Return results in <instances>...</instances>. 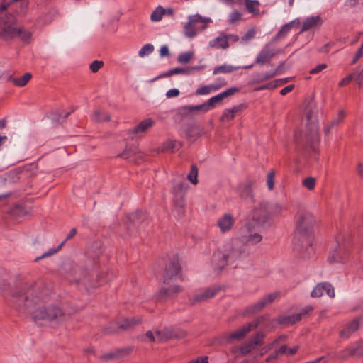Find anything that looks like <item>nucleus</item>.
Here are the masks:
<instances>
[{
	"label": "nucleus",
	"instance_id": "obj_16",
	"mask_svg": "<svg viewBox=\"0 0 363 363\" xmlns=\"http://www.w3.org/2000/svg\"><path fill=\"white\" fill-rule=\"evenodd\" d=\"M255 182V180H252L250 177H247L243 182L240 183L238 186L237 189L241 198H250L251 199H254L252 187Z\"/></svg>",
	"mask_w": 363,
	"mask_h": 363
},
{
	"label": "nucleus",
	"instance_id": "obj_31",
	"mask_svg": "<svg viewBox=\"0 0 363 363\" xmlns=\"http://www.w3.org/2000/svg\"><path fill=\"white\" fill-rule=\"evenodd\" d=\"M32 77L33 75L30 72H26L20 77L12 78L11 82L16 86L23 87L32 79Z\"/></svg>",
	"mask_w": 363,
	"mask_h": 363
},
{
	"label": "nucleus",
	"instance_id": "obj_46",
	"mask_svg": "<svg viewBox=\"0 0 363 363\" xmlns=\"http://www.w3.org/2000/svg\"><path fill=\"white\" fill-rule=\"evenodd\" d=\"M291 29L290 28V26L288 23H286L283 25L280 30L277 32V33L275 35L274 38L272 39V41H277L279 39L285 38L287 34L290 32Z\"/></svg>",
	"mask_w": 363,
	"mask_h": 363
},
{
	"label": "nucleus",
	"instance_id": "obj_23",
	"mask_svg": "<svg viewBox=\"0 0 363 363\" xmlns=\"http://www.w3.org/2000/svg\"><path fill=\"white\" fill-rule=\"evenodd\" d=\"M339 359H345L348 357H363V346L358 345L353 348L345 349L338 353Z\"/></svg>",
	"mask_w": 363,
	"mask_h": 363
},
{
	"label": "nucleus",
	"instance_id": "obj_64",
	"mask_svg": "<svg viewBox=\"0 0 363 363\" xmlns=\"http://www.w3.org/2000/svg\"><path fill=\"white\" fill-rule=\"evenodd\" d=\"M242 18V13L238 10H234L232 11L230 16V22L235 23Z\"/></svg>",
	"mask_w": 363,
	"mask_h": 363
},
{
	"label": "nucleus",
	"instance_id": "obj_13",
	"mask_svg": "<svg viewBox=\"0 0 363 363\" xmlns=\"http://www.w3.org/2000/svg\"><path fill=\"white\" fill-rule=\"evenodd\" d=\"M183 287L178 284H174L169 287L162 286L157 291L156 298L159 301L174 298L178 294L183 292Z\"/></svg>",
	"mask_w": 363,
	"mask_h": 363
},
{
	"label": "nucleus",
	"instance_id": "obj_55",
	"mask_svg": "<svg viewBox=\"0 0 363 363\" xmlns=\"http://www.w3.org/2000/svg\"><path fill=\"white\" fill-rule=\"evenodd\" d=\"M31 33L27 30H25L23 28H18L17 36H18L21 40L24 41H28L31 38Z\"/></svg>",
	"mask_w": 363,
	"mask_h": 363
},
{
	"label": "nucleus",
	"instance_id": "obj_2",
	"mask_svg": "<svg viewBox=\"0 0 363 363\" xmlns=\"http://www.w3.org/2000/svg\"><path fill=\"white\" fill-rule=\"evenodd\" d=\"M315 224V218L309 212L301 213L296 221V231L305 240L306 246L313 245Z\"/></svg>",
	"mask_w": 363,
	"mask_h": 363
},
{
	"label": "nucleus",
	"instance_id": "obj_60",
	"mask_svg": "<svg viewBox=\"0 0 363 363\" xmlns=\"http://www.w3.org/2000/svg\"><path fill=\"white\" fill-rule=\"evenodd\" d=\"M116 350L118 354V357H120L122 356L129 355L133 352V347L130 346L124 348H118L116 349Z\"/></svg>",
	"mask_w": 363,
	"mask_h": 363
},
{
	"label": "nucleus",
	"instance_id": "obj_3",
	"mask_svg": "<svg viewBox=\"0 0 363 363\" xmlns=\"http://www.w3.org/2000/svg\"><path fill=\"white\" fill-rule=\"evenodd\" d=\"M162 282L168 284L170 281L178 278L181 281H184L182 267L180 262L179 254H174L169 257L162 274Z\"/></svg>",
	"mask_w": 363,
	"mask_h": 363
},
{
	"label": "nucleus",
	"instance_id": "obj_12",
	"mask_svg": "<svg viewBox=\"0 0 363 363\" xmlns=\"http://www.w3.org/2000/svg\"><path fill=\"white\" fill-rule=\"evenodd\" d=\"M265 334L263 332H257L247 342H245L240 348V353L242 356L250 354L257 345L264 344V338Z\"/></svg>",
	"mask_w": 363,
	"mask_h": 363
},
{
	"label": "nucleus",
	"instance_id": "obj_25",
	"mask_svg": "<svg viewBox=\"0 0 363 363\" xmlns=\"http://www.w3.org/2000/svg\"><path fill=\"white\" fill-rule=\"evenodd\" d=\"M154 121L152 118L143 120L135 125L133 129L128 130L129 134H138L145 133L149 128L152 127Z\"/></svg>",
	"mask_w": 363,
	"mask_h": 363
},
{
	"label": "nucleus",
	"instance_id": "obj_7",
	"mask_svg": "<svg viewBox=\"0 0 363 363\" xmlns=\"http://www.w3.org/2000/svg\"><path fill=\"white\" fill-rule=\"evenodd\" d=\"M340 239L341 238H340V236H337L336 238L338 246L328 257V259L330 263H345L349 259L351 244L349 242H347V243H340Z\"/></svg>",
	"mask_w": 363,
	"mask_h": 363
},
{
	"label": "nucleus",
	"instance_id": "obj_26",
	"mask_svg": "<svg viewBox=\"0 0 363 363\" xmlns=\"http://www.w3.org/2000/svg\"><path fill=\"white\" fill-rule=\"evenodd\" d=\"M240 38L238 35L234 34H223L220 36H218L214 39V43L218 41H222V44L219 46L223 49H226L229 47L228 42L236 43L239 40Z\"/></svg>",
	"mask_w": 363,
	"mask_h": 363
},
{
	"label": "nucleus",
	"instance_id": "obj_20",
	"mask_svg": "<svg viewBox=\"0 0 363 363\" xmlns=\"http://www.w3.org/2000/svg\"><path fill=\"white\" fill-rule=\"evenodd\" d=\"M359 328V321L358 319H354L351 322L345 324L342 330L340 332V337L342 339H348L351 335L358 330Z\"/></svg>",
	"mask_w": 363,
	"mask_h": 363
},
{
	"label": "nucleus",
	"instance_id": "obj_51",
	"mask_svg": "<svg viewBox=\"0 0 363 363\" xmlns=\"http://www.w3.org/2000/svg\"><path fill=\"white\" fill-rule=\"evenodd\" d=\"M316 179L312 177H308L302 181V184L309 190H313L315 186Z\"/></svg>",
	"mask_w": 363,
	"mask_h": 363
},
{
	"label": "nucleus",
	"instance_id": "obj_48",
	"mask_svg": "<svg viewBox=\"0 0 363 363\" xmlns=\"http://www.w3.org/2000/svg\"><path fill=\"white\" fill-rule=\"evenodd\" d=\"M194 58V52H182L177 57L178 62L181 64H186L189 62Z\"/></svg>",
	"mask_w": 363,
	"mask_h": 363
},
{
	"label": "nucleus",
	"instance_id": "obj_40",
	"mask_svg": "<svg viewBox=\"0 0 363 363\" xmlns=\"http://www.w3.org/2000/svg\"><path fill=\"white\" fill-rule=\"evenodd\" d=\"M270 319V316L269 314H265L263 315H260L255 318L252 322L247 323V325L250 326V329L255 330L256 329L260 324L265 321H269Z\"/></svg>",
	"mask_w": 363,
	"mask_h": 363
},
{
	"label": "nucleus",
	"instance_id": "obj_59",
	"mask_svg": "<svg viewBox=\"0 0 363 363\" xmlns=\"http://www.w3.org/2000/svg\"><path fill=\"white\" fill-rule=\"evenodd\" d=\"M104 65L103 61L94 60L90 64L89 68L93 73H96L104 66Z\"/></svg>",
	"mask_w": 363,
	"mask_h": 363
},
{
	"label": "nucleus",
	"instance_id": "obj_27",
	"mask_svg": "<svg viewBox=\"0 0 363 363\" xmlns=\"http://www.w3.org/2000/svg\"><path fill=\"white\" fill-rule=\"evenodd\" d=\"M223 83L222 84H210L199 87L196 90V95H206L210 94L212 91L218 90L221 86H225L227 82L225 79H223Z\"/></svg>",
	"mask_w": 363,
	"mask_h": 363
},
{
	"label": "nucleus",
	"instance_id": "obj_18",
	"mask_svg": "<svg viewBox=\"0 0 363 363\" xmlns=\"http://www.w3.org/2000/svg\"><path fill=\"white\" fill-rule=\"evenodd\" d=\"M213 259L216 269L218 271L223 270L226 266L230 264L225 248L223 250H218L214 252Z\"/></svg>",
	"mask_w": 363,
	"mask_h": 363
},
{
	"label": "nucleus",
	"instance_id": "obj_56",
	"mask_svg": "<svg viewBox=\"0 0 363 363\" xmlns=\"http://www.w3.org/2000/svg\"><path fill=\"white\" fill-rule=\"evenodd\" d=\"M269 58H268L267 55L264 54L262 50L259 52L258 55L257 56L255 63L259 65H263L268 62Z\"/></svg>",
	"mask_w": 363,
	"mask_h": 363
},
{
	"label": "nucleus",
	"instance_id": "obj_49",
	"mask_svg": "<svg viewBox=\"0 0 363 363\" xmlns=\"http://www.w3.org/2000/svg\"><path fill=\"white\" fill-rule=\"evenodd\" d=\"M276 172L274 169H271L267 175V185L269 190H273L275 184Z\"/></svg>",
	"mask_w": 363,
	"mask_h": 363
},
{
	"label": "nucleus",
	"instance_id": "obj_41",
	"mask_svg": "<svg viewBox=\"0 0 363 363\" xmlns=\"http://www.w3.org/2000/svg\"><path fill=\"white\" fill-rule=\"evenodd\" d=\"M355 76H356L355 73H352V74L347 75V77L343 78L339 82L338 86H340V87L347 86L352 82V79H354V81L357 83L361 84L362 83V80L359 79L360 74H358V77H357V78L355 77Z\"/></svg>",
	"mask_w": 363,
	"mask_h": 363
},
{
	"label": "nucleus",
	"instance_id": "obj_52",
	"mask_svg": "<svg viewBox=\"0 0 363 363\" xmlns=\"http://www.w3.org/2000/svg\"><path fill=\"white\" fill-rule=\"evenodd\" d=\"M154 50V47L152 44L147 43L142 47L138 52L140 57H144L152 53Z\"/></svg>",
	"mask_w": 363,
	"mask_h": 363
},
{
	"label": "nucleus",
	"instance_id": "obj_45",
	"mask_svg": "<svg viewBox=\"0 0 363 363\" xmlns=\"http://www.w3.org/2000/svg\"><path fill=\"white\" fill-rule=\"evenodd\" d=\"M94 120L97 122H108L111 121V116L108 113H102L96 110L94 112Z\"/></svg>",
	"mask_w": 363,
	"mask_h": 363
},
{
	"label": "nucleus",
	"instance_id": "obj_38",
	"mask_svg": "<svg viewBox=\"0 0 363 363\" xmlns=\"http://www.w3.org/2000/svg\"><path fill=\"white\" fill-rule=\"evenodd\" d=\"M8 213L16 217H21L26 215L25 208L23 204H15L9 210Z\"/></svg>",
	"mask_w": 363,
	"mask_h": 363
},
{
	"label": "nucleus",
	"instance_id": "obj_37",
	"mask_svg": "<svg viewBox=\"0 0 363 363\" xmlns=\"http://www.w3.org/2000/svg\"><path fill=\"white\" fill-rule=\"evenodd\" d=\"M345 113L343 111H340L338 113L337 118L336 120L332 121L330 125L325 127V134L328 135L334 126L337 125L340 123L342 122L345 118Z\"/></svg>",
	"mask_w": 363,
	"mask_h": 363
},
{
	"label": "nucleus",
	"instance_id": "obj_33",
	"mask_svg": "<svg viewBox=\"0 0 363 363\" xmlns=\"http://www.w3.org/2000/svg\"><path fill=\"white\" fill-rule=\"evenodd\" d=\"M260 4L257 0H245V7L250 13L254 16L259 14Z\"/></svg>",
	"mask_w": 363,
	"mask_h": 363
},
{
	"label": "nucleus",
	"instance_id": "obj_28",
	"mask_svg": "<svg viewBox=\"0 0 363 363\" xmlns=\"http://www.w3.org/2000/svg\"><path fill=\"white\" fill-rule=\"evenodd\" d=\"M299 321H301L300 315H296V313L291 315L279 316L277 319L279 324L284 325H294Z\"/></svg>",
	"mask_w": 363,
	"mask_h": 363
},
{
	"label": "nucleus",
	"instance_id": "obj_24",
	"mask_svg": "<svg viewBox=\"0 0 363 363\" xmlns=\"http://www.w3.org/2000/svg\"><path fill=\"white\" fill-rule=\"evenodd\" d=\"M225 250L227 252L228 259L230 264H234L235 262L239 260L243 252L238 248H235L232 245H226L225 246Z\"/></svg>",
	"mask_w": 363,
	"mask_h": 363
},
{
	"label": "nucleus",
	"instance_id": "obj_15",
	"mask_svg": "<svg viewBox=\"0 0 363 363\" xmlns=\"http://www.w3.org/2000/svg\"><path fill=\"white\" fill-rule=\"evenodd\" d=\"M324 291L330 298H334L335 290L333 285L329 282L318 283L312 290L311 296L312 298H320L323 295Z\"/></svg>",
	"mask_w": 363,
	"mask_h": 363
},
{
	"label": "nucleus",
	"instance_id": "obj_44",
	"mask_svg": "<svg viewBox=\"0 0 363 363\" xmlns=\"http://www.w3.org/2000/svg\"><path fill=\"white\" fill-rule=\"evenodd\" d=\"M238 69V67H233L231 65H222L220 66L216 67L213 69V74H217L219 73H230V72L237 70Z\"/></svg>",
	"mask_w": 363,
	"mask_h": 363
},
{
	"label": "nucleus",
	"instance_id": "obj_14",
	"mask_svg": "<svg viewBox=\"0 0 363 363\" xmlns=\"http://www.w3.org/2000/svg\"><path fill=\"white\" fill-rule=\"evenodd\" d=\"M159 341H167L173 339H182L186 336V333L179 328H164L155 332Z\"/></svg>",
	"mask_w": 363,
	"mask_h": 363
},
{
	"label": "nucleus",
	"instance_id": "obj_42",
	"mask_svg": "<svg viewBox=\"0 0 363 363\" xmlns=\"http://www.w3.org/2000/svg\"><path fill=\"white\" fill-rule=\"evenodd\" d=\"M165 13V9L162 6H158L151 13L150 19L152 21L157 22L162 20Z\"/></svg>",
	"mask_w": 363,
	"mask_h": 363
},
{
	"label": "nucleus",
	"instance_id": "obj_53",
	"mask_svg": "<svg viewBox=\"0 0 363 363\" xmlns=\"http://www.w3.org/2000/svg\"><path fill=\"white\" fill-rule=\"evenodd\" d=\"M135 152L131 147L126 146L122 153L117 155L118 157H122L125 160L129 159Z\"/></svg>",
	"mask_w": 363,
	"mask_h": 363
},
{
	"label": "nucleus",
	"instance_id": "obj_11",
	"mask_svg": "<svg viewBox=\"0 0 363 363\" xmlns=\"http://www.w3.org/2000/svg\"><path fill=\"white\" fill-rule=\"evenodd\" d=\"M247 323L233 333H224L220 335V342L230 344L234 340H241L251 331Z\"/></svg>",
	"mask_w": 363,
	"mask_h": 363
},
{
	"label": "nucleus",
	"instance_id": "obj_9",
	"mask_svg": "<svg viewBox=\"0 0 363 363\" xmlns=\"http://www.w3.org/2000/svg\"><path fill=\"white\" fill-rule=\"evenodd\" d=\"M220 286H213L205 289L203 291L196 294L189 299V305L194 306L199 303L206 301L213 298L220 290Z\"/></svg>",
	"mask_w": 363,
	"mask_h": 363
},
{
	"label": "nucleus",
	"instance_id": "obj_4",
	"mask_svg": "<svg viewBox=\"0 0 363 363\" xmlns=\"http://www.w3.org/2000/svg\"><path fill=\"white\" fill-rule=\"evenodd\" d=\"M210 18H205L199 14L189 16V21L185 24L184 30L186 36L194 38L197 34V30H203L207 28L206 23L210 22Z\"/></svg>",
	"mask_w": 363,
	"mask_h": 363
},
{
	"label": "nucleus",
	"instance_id": "obj_50",
	"mask_svg": "<svg viewBox=\"0 0 363 363\" xmlns=\"http://www.w3.org/2000/svg\"><path fill=\"white\" fill-rule=\"evenodd\" d=\"M223 98L220 95V94L216 95L211 99H209L206 102V105L208 108V109L213 108L217 104H220L223 101Z\"/></svg>",
	"mask_w": 363,
	"mask_h": 363
},
{
	"label": "nucleus",
	"instance_id": "obj_36",
	"mask_svg": "<svg viewBox=\"0 0 363 363\" xmlns=\"http://www.w3.org/2000/svg\"><path fill=\"white\" fill-rule=\"evenodd\" d=\"M174 208L179 216H184L185 214V199L184 196H181L179 198L174 199Z\"/></svg>",
	"mask_w": 363,
	"mask_h": 363
},
{
	"label": "nucleus",
	"instance_id": "obj_58",
	"mask_svg": "<svg viewBox=\"0 0 363 363\" xmlns=\"http://www.w3.org/2000/svg\"><path fill=\"white\" fill-rule=\"evenodd\" d=\"M255 30L254 28L249 29L247 33L241 37V40L242 43H245L249 40H252L255 36Z\"/></svg>",
	"mask_w": 363,
	"mask_h": 363
},
{
	"label": "nucleus",
	"instance_id": "obj_30",
	"mask_svg": "<svg viewBox=\"0 0 363 363\" xmlns=\"http://www.w3.org/2000/svg\"><path fill=\"white\" fill-rule=\"evenodd\" d=\"M194 111H201L203 112H207L209 111L206 102L196 106H184L180 108V112L183 114H187L191 113Z\"/></svg>",
	"mask_w": 363,
	"mask_h": 363
},
{
	"label": "nucleus",
	"instance_id": "obj_6",
	"mask_svg": "<svg viewBox=\"0 0 363 363\" xmlns=\"http://www.w3.org/2000/svg\"><path fill=\"white\" fill-rule=\"evenodd\" d=\"M16 22V18L12 14H6L1 18L2 27L0 30V38L4 40H10L17 36L18 28L13 26Z\"/></svg>",
	"mask_w": 363,
	"mask_h": 363
},
{
	"label": "nucleus",
	"instance_id": "obj_5",
	"mask_svg": "<svg viewBox=\"0 0 363 363\" xmlns=\"http://www.w3.org/2000/svg\"><path fill=\"white\" fill-rule=\"evenodd\" d=\"M65 315L62 308L52 306L48 308L40 307L33 312L32 319L37 323L38 320H54Z\"/></svg>",
	"mask_w": 363,
	"mask_h": 363
},
{
	"label": "nucleus",
	"instance_id": "obj_47",
	"mask_svg": "<svg viewBox=\"0 0 363 363\" xmlns=\"http://www.w3.org/2000/svg\"><path fill=\"white\" fill-rule=\"evenodd\" d=\"M198 168L196 164H191L190 172L187 176L189 181L193 184L198 183Z\"/></svg>",
	"mask_w": 363,
	"mask_h": 363
},
{
	"label": "nucleus",
	"instance_id": "obj_8",
	"mask_svg": "<svg viewBox=\"0 0 363 363\" xmlns=\"http://www.w3.org/2000/svg\"><path fill=\"white\" fill-rule=\"evenodd\" d=\"M142 323V319L139 318H125L121 321L116 323V327L106 326L104 328V333L106 334L117 333L119 330H128Z\"/></svg>",
	"mask_w": 363,
	"mask_h": 363
},
{
	"label": "nucleus",
	"instance_id": "obj_43",
	"mask_svg": "<svg viewBox=\"0 0 363 363\" xmlns=\"http://www.w3.org/2000/svg\"><path fill=\"white\" fill-rule=\"evenodd\" d=\"M182 147V143L177 140H169L164 143V148L166 150L174 152L179 150Z\"/></svg>",
	"mask_w": 363,
	"mask_h": 363
},
{
	"label": "nucleus",
	"instance_id": "obj_39",
	"mask_svg": "<svg viewBox=\"0 0 363 363\" xmlns=\"http://www.w3.org/2000/svg\"><path fill=\"white\" fill-rule=\"evenodd\" d=\"M186 134L189 139L196 140L200 136V128L196 125H191L187 128Z\"/></svg>",
	"mask_w": 363,
	"mask_h": 363
},
{
	"label": "nucleus",
	"instance_id": "obj_61",
	"mask_svg": "<svg viewBox=\"0 0 363 363\" xmlns=\"http://www.w3.org/2000/svg\"><path fill=\"white\" fill-rule=\"evenodd\" d=\"M264 82V76L262 73L255 74L251 81L249 82L250 85L258 84Z\"/></svg>",
	"mask_w": 363,
	"mask_h": 363
},
{
	"label": "nucleus",
	"instance_id": "obj_21",
	"mask_svg": "<svg viewBox=\"0 0 363 363\" xmlns=\"http://www.w3.org/2000/svg\"><path fill=\"white\" fill-rule=\"evenodd\" d=\"M247 104H241L237 106H234L233 108L230 109H225L220 117V121L223 122H228L233 120L237 113L242 111L243 109L247 108Z\"/></svg>",
	"mask_w": 363,
	"mask_h": 363
},
{
	"label": "nucleus",
	"instance_id": "obj_1",
	"mask_svg": "<svg viewBox=\"0 0 363 363\" xmlns=\"http://www.w3.org/2000/svg\"><path fill=\"white\" fill-rule=\"evenodd\" d=\"M313 111L309 110L306 112V117L308 121L306 125L307 132L304 137L301 135H295L296 144L298 148L305 152H313L317 155H319L320 135L318 130L317 124L311 123Z\"/></svg>",
	"mask_w": 363,
	"mask_h": 363
},
{
	"label": "nucleus",
	"instance_id": "obj_22",
	"mask_svg": "<svg viewBox=\"0 0 363 363\" xmlns=\"http://www.w3.org/2000/svg\"><path fill=\"white\" fill-rule=\"evenodd\" d=\"M322 24L323 20L319 16H312L308 17L303 21L302 27L300 30V33L307 31L317 26H320Z\"/></svg>",
	"mask_w": 363,
	"mask_h": 363
},
{
	"label": "nucleus",
	"instance_id": "obj_57",
	"mask_svg": "<svg viewBox=\"0 0 363 363\" xmlns=\"http://www.w3.org/2000/svg\"><path fill=\"white\" fill-rule=\"evenodd\" d=\"M276 88H277V85L274 84V82L272 81V82H268L265 84H263V85H261L255 88L254 91H259L265 90V89L272 90V89H274Z\"/></svg>",
	"mask_w": 363,
	"mask_h": 363
},
{
	"label": "nucleus",
	"instance_id": "obj_10",
	"mask_svg": "<svg viewBox=\"0 0 363 363\" xmlns=\"http://www.w3.org/2000/svg\"><path fill=\"white\" fill-rule=\"evenodd\" d=\"M280 296V292L276 291L259 299L257 303L246 308L245 314H254L262 311L267 305L273 303Z\"/></svg>",
	"mask_w": 363,
	"mask_h": 363
},
{
	"label": "nucleus",
	"instance_id": "obj_29",
	"mask_svg": "<svg viewBox=\"0 0 363 363\" xmlns=\"http://www.w3.org/2000/svg\"><path fill=\"white\" fill-rule=\"evenodd\" d=\"M269 218V215L264 208H256L253 213V219L258 223L263 224Z\"/></svg>",
	"mask_w": 363,
	"mask_h": 363
},
{
	"label": "nucleus",
	"instance_id": "obj_63",
	"mask_svg": "<svg viewBox=\"0 0 363 363\" xmlns=\"http://www.w3.org/2000/svg\"><path fill=\"white\" fill-rule=\"evenodd\" d=\"M115 358H118V354L116 352V350L115 352L104 354L101 355L100 357V359L101 360L106 361V362L113 359Z\"/></svg>",
	"mask_w": 363,
	"mask_h": 363
},
{
	"label": "nucleus",
	"instance_id": "obj_17",
	"mask_svg": "<svg viewBox=\"0 0 363 363\" xmlns=\"http://www.w3.org/2000/svg\"><path fill=\"white\" fill-rule=\"evenodd\" d=\"M77 234V229L73 228H72L69 232L66 235V238H65V240L61 242V244L60 245H58L56 248L55 249H50L49 250L48 252H45L44 254H43L42 255L39 256V257H37L36 258H35L34 259V262H37L38 261H40V259L45 258V257H49L50 255H54L55 253H57L59 250H61L62 247L64 245V244L71 240L72 238H73L75 235Z\"/></svg>",
	"mask_w": 363,
	"mask_h": 363
},
{
	"label": "nucleus",
	"instance_id": "obj_34",
	"mask_svg": "<svg viewBox=\"0 0 363 363\" xmlns=\"http://www.w3.org/2000/svg\"><path fill=\"white\" fill-rule=\"evenodd\" d=\"M188 73H189V69L182 68V67H175V68L168 70L167 72L160 74L159 76L155 77L153 80H156V79L164 78V77H169L173 74H188Z\"/></svg>",
	"mask_w": 363,
	"mask_h": 363
},
{
	"label": "nucleus",
	"instance_id": "obj_19",
	"mask_svg": "<svg viewBox=\"0 0 363 363\" xmlns=\"http://www.w3.org/2000/svg\"><path fill=\"white\" fill-rule=\"evenodd\" d=\"M235 224V219L230 213H225L217 222V225L222 233L230 231Z\"/></svg>",
	"mask_w": 363,
	"mask_h": 363
},
{
	"label": "nucleus",
	"instance_id": "obj_62",
	"mask_svg": "<svg viewBox=\"0 0 363 363\" xmlns=\"http://www.w3.org/2000/svg\"><path fill=\"white\" fill-rule=\"evenodd\" d=\"M363 56V43L361 44L360 47L357 50L354 58L351 62V65L356 64L358 60Z\"/></svg>",
	"mask_w": 363,
	"mask_h": 363
},
{
	"label": "nucleus",
	"instance_id": "obj_35",
	"mask_svg": "<svg viewBox=\"0 0 363 363\" xmlns=\"http://www.w3.org/2000/svg\"><path fill=\"white\" fill-rule=\"evenodd\" d=\"M13 302L16 303L18 306H24L26 302L28 300V297L26 295V291H21L18 293H14L12 295Z\"/></svg>",
	"mask_w": 363,
	"mask_h": 363
},
{
	"label": "nucleus",
	"instance_id": "obj_32",
	"mask_svg": "<svg viewBox=\"0 0 363 363\" xmlns=\"http://www.w3.org/2000/svg\"><path fill=\"white\" fill-rule=\"evenodd\" d=\"M188 187L189 186L185 182H181L174 185L172 187V193L174 195V198H179L181 196H184Z\"/></svg>",
	"mask_w": 363,
	"mask_h": 363
},
{
	"label": "nucleus",
	"instance_id": "obj_54",
	"mask_svg": "<svg viewBox=\"0 0 363 363\" xmlns=\"http://www.w3.org/2000/svg\"><path fill=\"white\" fill-rule=\"evenodd\" d=\"M262 240V236L259 233H253L248 235L246 242L250 244H257Z\"/></svg>",
	"mask_w": 363,
	"mask_h": 363
}]
</instances>
